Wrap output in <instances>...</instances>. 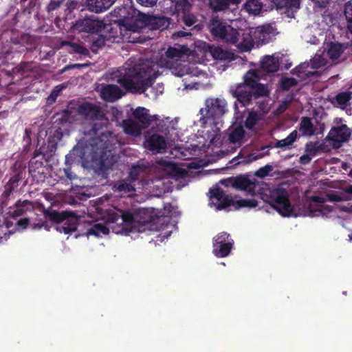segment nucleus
<instances>
[{
	"label": "nucleus",
	"mask_w": 352,
	"mask_h": 352,
	"mask_svg": "<svg viewBox=\"0 0 352 352\" xmlns=\"http://www.w3.org/2000/svg\"><path fill=\"white\" fill-rule=\"evenodd\" d=\"M153 69L145 65L129 68L118 83L127 91L144 92L152 86L155 78L152 76Z\"/></svg>",
	"instance_id": "1"
},
{
	"label": "nucleus",
	"mask_w": 352,
	"mask_h": 352,
	"mask_svg": "<svg viewBox=\"0 0 352 352\" xmlns=\"http://www.w3.org/2000/svg\"><path fill=\"white\" fill-rule=\"evenodd\" d=\"M77 113L84 120L94 122L92 126V131L95 135H104L106 133L111 135L109 131H103L109 123V120L103 112L102 107L95 103L84 102L80 104L76 109Z\"/></svg>",
	"instance_id": "2"
},
{
	"label": "nucleus",
	"mask_w": 352,
	"mask_h": 352,
	"mask_svg": "<svg viewBox=\"0 0 352 352\" xmlns=\"http://www.w3.org/2000/svg\"><path fill=\"white\" fill-rule=\"evenodd\" d=\"M131 12H133V10L127 6L118 7L114 10L115 14L120 19L110 24L109 28L105 26L104 28L109 32V38H112L113 41L119 42L127 31L134 30L129 21L133 17Z\"/></svg>",
	"instance_id": "3"
},
{
	"label": "nucleus",
	"mask_w": 352,
	"mask_h": 352,
	"mask_svg": "<svg viewBox=\"0 0 352 352\" xmlns=\"http://www.w3.org/2000/svg\"><path fill=\"white\" fill-rule=\"evenodd\" d=\"M44 216L52 222L57 223L56 230L65 234H71L77 230L78 219L72 212H59L54 210H44Z\"/></svg>",
	"instance_id": "4"
},
{
	"label": "nucleus",
	"mask_w": 352,
	"mask_h": 352,
	"mask_svg": "<svg viewBox=\"0 0 352 352\" xmlns=\"http://www.w3.org/2000/svg\"><path fill=\"white\" fill-rule=\"evenodd\" d=\"M210 199L216 200L217 209L219 210L225 209L229 206H234L236 210L241 208H252L258 206L257 200L254 199H241L234 200L232 196L226 195L219 187L210 190Z\"/></svg>",
	"instance_id": "5"
},
{
	"label": "nucleus",
	"mask_w": 352,
	"mask_h": 352,
	"mask_svg": "<svg viewBox=\"0 0 352 352\" xmlns=\"http://www.w3.org/2000/svg\"><path fill=\"white\" fill-rule=\"evenodd\" d=\"M267 203L283 217H289L294 213L288 192L283 188H277L270 191Z\"/></svg>",
	"instance_id": "6"
},
{
	"label": "nucleus",
	"mask_w": 352,
	"mask_h": 352,
	"mask_svg": "<svg viewBox=\"0 0 352 352\" xmlns=\"http://www.w3.org/2000/svg\"><path fill=\"white\" fill-rule=\"evenodd\" d=\"M210 34L217 40L229 43L236 42V29L227 24L219 16H213L208 25Z\"/></svg>",
	"instance_id": "7"
},
{
	"label": "nucleus",
	"mask_w": 352,
	"mask_h": 352,
	"mask_svg": "<svg viewBox=\"0 0 352 352\" xmlns=\"http://www.w3.org/2000/svg\"><path fill=\"white\" fill-rule=\"evenodd\" d=\"M107 221L118 226L117 230L112 228L116 233L131 232V228L135 222L134 216L131 211L118 209L109 211Z\"/></svg>",
	"instance_id": "8"
},
{
	"label": "nucleus",
	"mask_w": 352,
	"mask_h": 352,
	"mask_svg": "<svg viewBox=\"0 0 352 352\" xmlns=\"http://www.w3.org/2000/svg\"><path fill=\"white\" fill-rule=\"evenodd\" d=\"M206 107L201 109L200 113L204 119L212 120L217 124L216 120L219 119L226 112V101L220 98H208L205 102Z\"/></svg>",
	"instance_id": "9"
},
{
	"label": "nucleus",
	"mask_w": 352,
	"mask_h": 352,
	"mask_svg": "<svg viewBox=\"0 0 352 352\" xmlns=\"http://www.w3.org/2000/svg\"><path fill=\"white\" fill-rule=\"evenodd\" d=\"M234 241L230 234L222 232L216 235L212 240V253L218 258L226 257L230 253Z\"/></svg>",
	"instance_id": "10"
},
{
	"label": "nucleus",
	"mask_w": 352,
	"mask_h": 352,
	"mask_svg": "<svg viewBox=\"0 0 352 352\" xmlns=\"http://www.w3.org/2000/svg\"><path fill=\"white\" fill-rule=\"evenodd\" d=\"M74 28L79 32H86L91 34H97L105 28L102 20L95 15L85 16L78 19L74 25Z\"/></svg>",
	"instance_id": "11"
},
{
	"label": "nucleus",
	"mask_w": 352,
	"mask_h": 352,
	"mask_svg": "<svg viewBox=\"0 0 352 352\" xmlns=\"http://www.w3.org/2000/svg\"><path fill=\"white\" fill-rule=\"evenodd\" d=\"M310 203L307 206V211L310 217L326 216L333 211V206L324 205L326 199L320 196H311Z\"/></svg>",
	"instance_id": "12"
},
{
	"label": "nucleus",
	"mask_w": 352,
	"mask_h": 352,
	"mask_svg": "<svg viewBox=\"0 0 352 352\" xmlns=\"http://www.w3.org/2000/svg\"><path fill=\"white\" fill-rule=\"evenodd\" d=\"M351 135V130L346 124L333 126L328 133L326 140L331 141L335 147L340 146L341 144L346 142Z\"/></svg>",
	"instance_id": "13"
},
{
	"label": "nucleus",
	"mask_w": 352,
	"mask_h": 352,
	"mask_svg": "<svg viewBox=\"0 0 352 352\" xmlns=\"http://www.w3.org/2000/svg\"><path fill=\"white\" fill-rule=\"evenodd\" d=\"M144 147L153 153H162L167 148L166 141L163 135L152 134L146 138Z\"/></svg>",
	"instance_id": "14"
},
{
	"label": "nucleus",
	"mask_w": 352,
	"mask_h": 352,
	"mask_svg": "<svg viewBox=\"0 0 352 352\" xmlns=\"http://www.w3.org/2000/svg\"><path fill=\"white\" fill-rule=\"evenodd\" d=\"M42 149L43 148H40L39 150H35L29 162V172L33 177L36 174L44 173L43 160L45 159V155L43 153Z\"/></svg>",
	"instance_id": "15"
},
{
	"label": "nucleus",
	"mask_w": 352,
	"mask_h": 352,
	"mask_svg": "<svg viewBox=\"0 0 352 352\" xmlns=\"http://www.w3.org/2000/svg\"><path fill=\"white\" fill-rule=\"evenodd\" d=\"M142 20L151 30H165L170 25V19L164 16L144 15Z\"/></svg>",
	"instance_id": "16"
},
{
	"label": "nucleus",
	"mask_w": 352,
	"mask_h": 352,
	"mask_svg": "<svg viewBox=\"0 0 352 352\" xmlns=\"http://www.w3.org/2000/svg\"><path fill=\"white\" fill-rule=\"evenodd\" d=\"M148 110L144 107H138L133 111V116L137 122L143 127L148 128L153 121L158 120L156 115L151 116L148 113Z\"/></svg>",
	"instance_id": "17"
},
{
	"label": "nucleus",
	"mask_w": 352,
	"mask_h": 352,
	"mask_svg": "<svg viewBox=\"0 0 352 352\" xmlns=\"http://www.w3.org/2000/svg\"><path fill=\"white\" fill-rule=\"evenodd\" d=\"M236 42L229 44L235 45L241 52H249L254 45V39L249 32H243L240 34L236 30Z\"/></svg>",
	"instance_id": "18"
},
{
	"label": "nucleus",
	"mask_w": 352,
	"mask_h": 352,
	"mask_svg": "<svg viewBox=\"0 0 352 352\" xmlns=\"http://www.w3.org/2000/svg\"><path fill=\"white\" fill-rule=\"evenodd\" d=\"M232 186L236 189L243 190L250 194H254L256 184L248 175H240L233 179Z\"/></svg>",
	"instance_id": "19"
},
{
	"label": "nucleus",
	"mask_w": 352,
	"mask_h": 352,
	"mask_svg": "<svg viewBox=\"0 0 352 352\" xmlns=\"http://www.w3.org/2000/svg\"><path fill=\"white\" fill-rule=\"evenodd\" d=\"M77 113L76 109L73 107L67 108L56 113L54 118V124L65 125L72 124L75 120V116Z\"/></svg>",
	"instance_id": "20"
},
{
	"label": "nucleus",
	"mask_w": 352,
	"mask_h": 352,
	"mask_svg": "<svg viewBox=\"0 0 352 352\" xmlns=\"http://www.w3.org/2000/svg\"><path fill=\"white\" fill-rule=\"evenodd\" d=\"M122 95V90L116 85H107L101 91L102 98L107 102H115L120 98Z\"/></svg>",
	"instance_id": "21"
},
{
	"label": "nucleus",
	"mask_w": 352,
	"mask_h": 352,
	"mask_svg": "<svg viewBox=\"0 0 352 352\" xmlns=\"http://www.w3.org/2000/svg\"><path fill=\"white\" fill-rule=\"evenodd\" d=\"M232 95L243 107L250 104L252 98H254L252 91L246 90L245 86L241 85L233 91Z\"/></svg>",
	"instance_id": "22"
},
{
	"label": "nucleus",
	"mask_w": 352,
	"mask_h": 352,
	"mask_svg": "<svg viewBox=\"0 0 352 352\" xmlns=\"http://www.w3.org/2000/svg\"><path fill=\"white\" fill-rule=\"evenodd\" d=\"M122 126L125 133L138 137L141 135L143 127L136 121L132 119L124 120L122 122Z\"/></svg>",
	"instance_id": "23"
},
{
	"label": "nucleus",
	"mask_w": 352,
	"mask_h": 352,
	"mask_svg": "<svg viewBox=\"0 0 352 352\" xmlns=\"http://www.w3.org/2000/svg\"><path fill=\"white\" fill-rule=\"evenodd\" d=\"M91 11L96 13L102 12L109 9L116 0H87Z\"/></svg>",
	"instance_id": "24"
},
{
	"label": "nucleus",
	"mask_w": 352,
	"mask_h": 352,
	"mask_svg": "<svg viewBox=\"0 0 352 352\" xmlns=\"http://www.w3.org/2000/svg\"><path fill=\"white\" fill-rule=\"evenodd\" d=\"M85 153L83 148L74 146L68 154L65 155V164L72 165L74 163H80L83 159Z\"/></svg>",
	"instance_id": "25"
},
{
	"label": "nucleus",
	"mask_w": 352,
	"mask_h": 352,
	"mask_svg": "<svg viewBox=\"0 0 352 352\" xmlns=\"http://www.w3.org/2000/svg\"><path fill=\"white\" fill-rule=\"evenodd\" d=\"M261 67L268 73L276 72L279 69V62L272 56H265L261 62Z\"/></svg>",
	"instance_id": "26"
},
{
	"label": "nucleus",
	"mask_w": 352,
	"mask_h": 352,
	"mask_svg": "<svg viewBox=\"0 0 352 352\" xmlns=\"http://www.w3.org/2000/svg\"><path fill=\"white\" fill-rule=\"evenodd\" d=\"M299 131L302 136L310 137L315 134V126L311 119L309 117H302L299 124Z\"/></svg>",
	"instance_id": "27"
},
{
	"label": "nucleus",
	"mask_w": 352,
	"mask_h": 352,
	"mask_svg": "<svg viewBox=\"0 0 352 352\" xmlns=\"http://www.w3.org/2000/svg\"><path fill=\"white\" fill-rule=\"evenodd\" d=\"M298 138V132L294 130L291 132L285 138L277 140L274 144V147L280 148L283 150L291 149L294 143Z\"/></svg>",
	"instance_id": "28"
},
{
	"label": "nucleus",
	"mask_w": 352,
	"mask_h": 352,
	"mask_svg": "<svg viewBox=\"0 0 352 352\" xmlns=\"http://www.w3.org/2000/svg\"><path fill=\"white\" fill-rule=\"evenodd\" d=\"M210 54L216 60L230 61L234 59V54L232 52L223 50L219 46L211 47Z\"/></svg>",
	"instance_id": "29"
},
{
	"label": "nucleus",
	"mask_w": 352,
	"mask_h": 352,
	"mask_svg": "<svg viewBox=\"0 0 352 352\" xmlns=\"http://www.w3.org/2000/svg\"><path fill=\"white\" fill-rule=\"evenodd\" d=\"M309 64L303 63L295 67L292 70V74L301 79H307L314 76L317 72L308 71Z\"/></svg>",
	"instance_id": "30"
},
{
	"label": "nucleus",
	"mask_w": 352,
	"mask_h": 352,
	"mask_svg": "<svg viewBox=\"0 0 352 352\" xmlns=\"http://www.w3.org/2000/svg\"><path fill=\"white\" fill-rule=\"evenodd\" d=\"M344 52L343 45L339 43L331 42L327 45V54L331 60L338 59Z\"/></svg>",
	"instance_id": "31"
},
{
	"label": "nucleus",
	"mask_w": 352,
	"mask_h": 352,
	"mask_svg": "<svg viewBox=\"0 0 352 352\" xmlns=\"http://www.w3.org/2000/svg\"><path fill=\"white\" fill-rule=\"evenodd\" d=\"M262 8L263 3L260 0H247L243 5V10L253 15L258 14Z\"/></svg>",
	"instance_id": "32"
},
{
	"label": "nucleus",
	"mask_w": 352,
	"mask_h": 352,
	"mask_svg": "<svg viewBox=\"0 0 352 352\" xmlns=\"http://www.w3.org/2000/svg\"><path fill=\"white\" fill-rule=\"evenodd\" d=\"M109 41V38L103 34H98L97 36H92L90 41V49L94 54L98 53V50L102 49L106 44V42Z\"/></svg>",
	"instance_id": "33"
},
{
	"label": "nucleus",
	"mask_w": 352,
	"mask_h": 352,
	"mask_svg": "<svg viewBox=\"0 0 352 352\" xmlns=\"http://www.w3.org/2000/svg\"><path fill=\"white\" fill-rule=\"evenodd\" d=\"M109 232V229L104 223H96L87 229V235H93L97 237H101L107 235Z\"/></svg>",
	"instance_id": "34"
},
{
	"label": "nucleus",
	"mask_w": 352,
	"mask_h": 352,
	"mask_svg": "<svg viewBox=\"0 0 352 352\" xmlns=\"http://www.w3.org/2000/svg\"><path fill=\"white\" fill-rule=\"evenodd\" d=\"M244 85L246 87L252 88L256 85L261 80V78L255 69H250L246 72L243 77Z\"/></svg>",
	"instance_id": "35"
},
{
	"label": "nucleus",
	"mask_w": 352,
	"mask_h": 352,
	"mask_svg": "<svg viewBox=\"0 0 352 352\" xmlns=\"http://www.w3.org/2000/svg\"><path fill=\"white\" fill-rule=\"evenodd\" d=\"M261 119V113L256 111H250L244 122V126L247 129L252 131Z\"/></svg>",
	"instance_id": "36"
},
{
	"label": "nucleus",
	"mask_w": 352,
	"mask_h": 352,
	"mask_svg": "<svg viewBox=\"0 0 352 352\" xmlns=\"http://www.w3.org/2000/svg\"><path fill=\"white\" fill-rule=\"evenodd\" d=\"M351 98L352 93L351 91H342L338 93L334 98H333L331 102L333 104H337L341 108H344V107L348 104Z\"/></svg>",
	"instance_id": "37"
},
{
	"label": "nucleus",
	"mask_w": 352,
	"mask_h": 352,
	"mask_svg": "<svg viewBox=\"0 0 352 352\" xmlns=\"http://www.w3.org/2000/svg\"><path fill=\"white\" fill-rule=\"evenodd\" d=\"M32 206L31 201L28 200H18L14 205V208H12V213L14 217H19L25 213L26 210L29 209V207Z\"/></svg>",
	"instance_id": "38"
},
{
	"label": "nucleus",
	"mask_w": 352,
	"mask_h": 352,
	"mask_svg": "<svg viewBox=\"0 0 352 352\" xmlns=\"http://www.w3.org/2000/svg\"><path fill=\"white\" fill-rule=\"evenodd\" d=\"M115 160H113V157L111 159L105 157V155H102L96 164V168L102 173L112 168Z\"/></svg>",
	"instance_id": "39"
},
{
	"label": "nucleus",
	"mask_w": 352,
	"mask_h": 352,
	"mask_svg": "<svg viewBox=\"0 0 352 352\" xmlns=\"http://www.w3.org/2000/svg\"><path fill=\"white\" fill-rule=\"evenodd\" d=\"M252 89V95L254 99H258L261 97H267L270 94L267 86L261 83H258L256 85L253 87Z\"/></svg>",
	"instance_id": "40"
},
{
	"label": "nucleus",
	"mask_w": 352,
	"mask_h": 352,
	"mask_svg": "<svg viewBox=\"0 0 352 352\" xmlns=\"http://www.w3.org/2000/svg\"><path fill=\"white\" fill-rule=\"evenodd\" d=\"M114 187L116 188V191L119 192L122 195L133 192L135 190L134 186L131 183H129L125 180L118 182Z\"/></svg>",
	"instance_id": "41"
},
{
	"label": "nucleus",
	"mask_w": 352,
	"mask_h": 352,
	"mask_svg": "<svg viewBox=\"0 0 352 352\" xmlns=\"http://www.w3.org/2000/svg\"><path fill=\"white\" fill-rule=\"evenodd\" d=\"M245 134L244 129L242 126L234 128L229 134L228 140L230 143L236 144L243 139Z\"/></svg>",
	"instance_id": "42"
},
{
	"label": "nucleus",
	"mask_w": 352,
	"mask_h": 352,
	"mask_svg": "<svg viewBox=\"0 0 352 352\" xmlns=\"http://www.w3.org/2000/svg\"><path fill=\"white\" fill-rule=\"evenodd\" d=\"M277 6L290 10H298L300 6V0H278Z\"/></svg>",
	"instance_id": "43"
},
{
	"label": "nucleus",
	"mask_w": 352,
	"mask_h": 352,
	"mask_svg": "<svg viewBox=\"0 0 352 352\" xmlns=\"http://www.w3.org/2000/svg\"><path fill=\"white\" fill-rule=\"evenodd\" d=\"M209 6L214 12L223 11L229 8L226 0H209Z\"/></svg>",
	"instance_id": "44"
},
{
	"label": "nucleus",
	"mask_w": 352,
	"mask_h": 352,
	"mask_svg": "<svg viewBox=\"0 0 352 352\" xmlns=\"http://www.w3.org/2000/svg\"><path fill=\"white\" fill-rule=\"evenodd\" d=\"M344 14L347 21V28L352 33V0L345 3Z\"/></svg>",
	"instance_id": "45"
},
{
	"label": "nucleus",
	"mask_w": 352,
	"mask_h": 352,
	"mask_svg": "<svg viewBox=\"0 0 352 352\" xmlns=\"http://www.w3.org/2000/svg\"><path fill=\"white\" fill-rule=\"evenodd\" d=\"M298 80L294 78L283 77L280 80V87L283 91H288L290 88L296 86Z\"/></svg>",
	"instance_id": "46"
},
{
	"label": "nucleus",
	"mask_w": 352,
	"mask_h": 352,
	"mask_svg": "<svg viewBox=\"0 0 352 352\" xmlns=\"http://www.w3.org/2000/svg\"><path fill=\"white\" fill-rule=\"evenodd\" d=\"M322 149V146L317 142H309L305 144V153L314 157Z\"/></svg>",
	"instance_id": "47"
},
{
	"label": "nucleus",
	"mask_w": 352,
	"mask_h": 352,
	"mask_svg": "<svg viewBox=\"0 0 352 352\" xmlns=\"http://www.w3.org/2000/svg\"><path fill=\"white\" fill-rule=\"evenodd\" d=\"M173 2H175V8L177 12H187L191 7L188 0H175Z\"/></svg>",
	"instance_id": "48"
},
{
	"label": "nucleus",
	"mask_w": 352,
	"mask_h": 352,
	"mask_svg": "<svg viewBox=\"0 0 352 352\" xmlns=\"http://www.w3.org/2000/svg\"><path fill=\"white\" fill-rule=\"evenodd\" d=\"M69 45L74 52L85 56L89 55V50L81 44L76 43H69Z\"/></svg>",
	"instance_id": "49"
},
{
	"label": "nucleus",
	"mask_w": 352,
	"mask_h": 352,
	"mask_svg": "<svg viewBox=\"0 0 352 352\" xmlns=\"http://www.w3.org/2000/svg\"><path fill=\"white\" fill-rule=\"evenodd\" d=\"M182 22L187 27L192 26L197 21V19L194 14L184 12L182 13Z\"/></svg>",
	"instance_id": "50"
},
{
	"label": "nucleus",
	"mask_w": 352,
	"mask_h": 352,
	"mask_svg": "<svg viewBox=\"0 0 352 352\" xmlns=\"http://www.w3.org/2000/svg\"><path fill=\"white\" fill-rule=\"evenodd\" d=\"M182 54L181 50L173 47H169L166 52V56L170 58H180Z\"/></svg>",
	"instance_id": "51"
},
{
	"label": "nucleus",
	"mask_w": 352,
	"mask_h": 352,
	"mask_svg": "<svg viewBox=\"0 0 352 352\" xmlns=\"http://www.w3.org/2000/svg\"><path fill=\"white\" fill-rule=\"evenodd\" d=\"M273 170L271 165L267 164L263 167L260 168L255 173V175L261 178H263L269 175V173Z\"/></svg>",
	"instance_id": "52"
},
{
	"label": "nucleus",
	"mask_w": 352,
	"mask_h": 352,
	"mask_svg": "<svg viewBox=\"0 0 352 352\" xmlns=\"http://www.w3.org/2000/svg\"><path fill=\"white\" fill-rule=\"evenodd\" d=\"M62 1L51 0L46 7V10L48 12H53L58 9L61 6Z\"/></svg>",
	"instance_id": "53"
},
{
	"label": "nucleus",
	"mask_w": 352,
	"mask_h": 352,
	"mask_svg": "<svg viewBox=\"0 0 352 352\" xmlns=\"http://www.w3.org/2000/svg\"><path fill=\"white\" fill-rule=\"evenodd\" d=\"M30 134H31V131L29 129H25V134L23 136V142L25 144L24 145V150H27L28 147H29L31 145Z\"/></svg>",
	"instance_id": "54"
},
{
	"label": "nucleus",
	"mask_w": 352,
	"mask_h": 352,
	"mask_svg": "<svg viewBox=\"0 0 352 352\" xmlns=\"http://www.w3.org/2000/svg\"><path fill=\"white\" fill-rule=\"evenodd\" d=\"M20 180V177L19 175H15L10 177L8 183L6 184L8 186L13 187V188H15L19 185V182Z\"/></svg>",
	"instance_id": "55"
},
{
	"label": "nucleus",
	"mask_w": 352,
	"mask_h": 352,
	"mask_svg": "<svg viewBox=\"0 0 352 352\" xmlns=\"http://www.w3.org/2000/svg\"><path fill=\"white\" fill-rule=\"evenodd\" d=\"M327 199L330 201H336V202H340L345 200L342 196L338 195V194H328L327 195Z\"/></svg>",
	"instance_id": "56"
},
{
	"label": "nucleus",
	"mask_w": 352,
	"mask_h": 352,
	"mask_svg": "<svg viewBox=\"0 0 352 352\" xmlns=\"http://www.w3.org/2000/svg\"><path fill=\"white\" fill-rule=\"evenodd\" d=\"M66 167L64 168L65 175L69 180H73L76 178V175L72 171V165L65 164Z\"/></svg>",
	"instance_id": "57"
},
{
	"label": "nucleus",
	"mask_w": 352,
	"mask_h": 352,
	"mask_svg": "<svg viewBox=\"0 0 352 352\" xmlns=\"http://www.w3.org/2000/svg\"><path fill=\"white\" fill-rule=\"evenodd\" d=\"M311 157L312 156L309 155L307 153H305L300 157L298 162L302 165H307L311 162Z\"/></svg>",
	"instance_id": "58"
},
{
	"label": "nucleus",
	"mask_w": 352,
	"mask_h": 352,
	"mask_svg": "<svg viewBox=\"0 0 352 352\" xmlns=\"http://www.w3.org/2000/svg\"><path fill=\"white\" fill-rule=\"evenodd\" d=\"M60 91V89H57V87H56V89H54L52 91L50 96L48 97V98H47L48 102L50 103L54 102L56 100V98L59 95Z\"/></svg>",
	"instance_id": "59"
},
{
	"label": "nucleus",
	"mask_w": 352,
	"mask_h": 352,
	"mask_svg": "<svg viewBox=\"0 0 352 352\" xmlns=\"http://www.w3.org/2000/svg\"><path fill=\"white\" fill-rule=\"evenodd\" d=\"M158 0H137V2L145 7H153Z\"/></svg>",
	"instance_id": "60"
},
{
	"label": "nucleus",
	"mask_w": 352,
	"mask_h": 352,
	"mask_svg": "<svg viewBox=\"0 0 352 352\" xmlns=\"http://www.w3.org/2000/svg\"><path fill=\"white\" fill-rule=\"evenodd\" d=\"M88 65H89L88 64H81V63H76V64L69 65L64 67L63 71H67V70L71 69H80V68L86 67Z\"/></svg>",
	"instance_id": "61"
},
{
	"label": "nucleus",
	"mask_w": 352,
	"mask_h": 352,
	"mask_svg": "<svg viewBox=\"0 0 352 352\" xmlns=\"http://www.w3.org/2000/svg\"><path fill=\"white\" fill-rule=\"evenodd\" d=\"M14 188L13 187L8 186L7 184L5 186V190L3 192L2 197L3 199H8L10 195L14 191Z\"/></svg>",
	"instance_id": "62"
},
{
	"label": "nucleus",
	"mask_w": 352,
	"mask_h": 352,
	"mask_svg": "<svg viewBox=\"0 0 352 352\" xmlns=\"http://www.w3.org/2000/svg\"><path fill=\"white\" fill-rule=\"evenodd\" d=\"M29 224L30 220L28 218L21 219L17 222V225L22 228H26L29 226Z\"/></svg>",
	"instance_id": "63"
},
{
	"label": "nucleus",
	"mask_w": 352,
	"mask_h": 352,
	"mask_svg": "<svg viewBox=\"0 0 352 352\" xmlns=\"http://www.w3.org/2000/svg\"><path fill=\"white\" fill-rule=\"evenodd\" d=\"M191 34L190 32H186L184 31H178L175 33H173V36L174 38H179V37H184L186 36H190Z\"/></svg>",
	"instance_id": "64"
}]
</instances>
